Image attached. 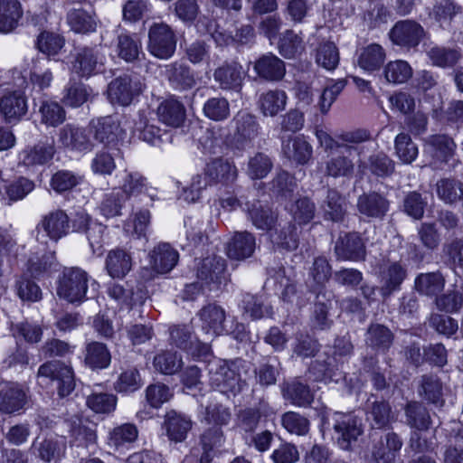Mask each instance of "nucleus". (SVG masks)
Wrapping results in <instances>:
<instances>
[{
	"mask_svg": "<svg viewBox=\"0 0 463 463\" xmlns=\"http://www.w3.org/2000/svg\"><path fill=\"white\" fill-rule=\"evenodd\" d=\"M240 367H242L241 361L228 363L220 359L211 360L207 364L211 384L222 393L235 395L245 385L238 372Z\"/></svg>",
	"mask_w": 463,
	"mask_h": 463,
	"instance_id": "1",
	"label": "nucleus"
},
{
	"mask_svg": "<svg viewBox=\"0 0 463 463\" xmlns=\"http://www.w3.org/2000/svg\"><path fill=\"white\" fill-rule=\"evenodd\" d=\"M90 276L79 267H65L56 281V294L69 303H81L86 298Z\"/></svg>",
	"mask_w": 463,
	"mask_h": 463,
	"instance_id": "2",
	"label": "nucleus"
},
{
	"mask_svg": "<svg viewBox=\"0 0 463 463\" xmlns=\"http://www.w3.org/2000/svg\"><path fill=\"white\" fill-rule=\"evenodd\" d=\"M198 317L201 321V327L207 339L214 338L224 334H231L236 339L241 338L244 332V326L235 323L228 326L226 324V313L224 309L218 305L209 304L204 306L199 312Z\"/></svg>",
	"mask_w": 463,
	"mask_h": 463,
	"instance_id": "3",
	"label": "nucleus"
},
{
	"mask_svg": "<svg viewBox=\"0 0 463 463\" xmlns=\"http://www.w3.org/2000/svg\"><path fill=\"white\" fill-rule=\"evenodd\" d=\"M71 63L73 74L88 79L104 71L105 56L96 47H80L75 50Z\"/></svg>",
	"mask_w": 463,
	"mask_h": 463,
	"instance_id": "4",
	"label": "nucleus"
},
{
	"mask_svg": "<svg viewBox=\"0 0 463 463\" xmlns=\"http://www.w3.org/2000/svg\"><path fill=\"white\" fill-rule=\"evenodd\" d=\"M341 152L329 158L326 165V174L335 178H350L354 173L355 165L362 167V162L359 159L364 152L362 146L345 145Z\"/></svg>",
	"mask_w": 463,
	"mask_h": 463,
	"instance_id": "5",
	"label": "nucleus"
},
{
	"mask_svg": "<svg viewBox=\"0 0 463 463\" xmlns=\"http://www.w3.org/2000/svg\"><path fill=\"white\" fill-rule=\"evenodd\" d=\"M176 48V36L165 23H154L148 30L147 50L158 59H169Z\"/></svg>",
	"mask_w": 463,
	"mask_h": 463,
	"instance_id": "6",
	"label": "nucleus"
},
{
	"mask_svg": "<svg viewBox=\"0 0 463 463\" xmlns=\"http://www.w3.org/2000/svg\"><path fill=\"white\" fill-rule=\"evenodd\" d=\"M333 428L338 446L345 450H352L364 431L361 419L353 414L340 412L334 414Z\"/></svg>",
	"mask_w": 463,
	"mask_h": 463,
	"instance_id": "7",
	"label": "nucleus"
},
{
	"mask_svg": "<svg viewBox=\"0 0 463 463\" xmlns=\"http://www.w3.org/2000/svg\"><path fill=\"white\" fill-rule=\"evenodd\" d=\"M37 375L57 382L58 394L61 397L69 396L76 386L74 372L71 366L61 361H50L42 364Z\"/></svg>",
	"mask_w": 463,
	"mask_h": 463,
	"instance_id": "8",
	"label": "nucleus"
},
{
	"mask_svg": "<svg viewBox=\"0 0 463 463\" xmlns=\"http://www.w3.org/2000/svg\"><path fill=\"white\" fill-rule=\"evenodd\" d=\"M178 252L166 242H161L156 245L149 253V269L145 268L141 271V276L145 279H152L155 275L165 274L172 270L178 261Z\"/></svg>",
	"mask_w": 463,
	"mask_h": 463,
	"instance_id": "9",
	"label": "nucleus"
},
{
	"mask_svg": "<svg viewBox=\"0 0 463 463\" xmlns=\"http://www.w3.org/2000/svg\"><path fill=\"white\" fill-rule=\"evenodd\" d=\"M197 278L206 284L210 290L219 289L229 280L226 260L216 255L204 258L197 268Z\"/></svg>",
	"mask_w": 463,
	"mask_h": 463,
	"instance_id": "10",
	"label": "nucleus"
},
{
	"mask_svg": "<svg viewBox=\"0 0 463 463\" xmlns=\"http://www.w3.org/2000/svg\"><path fill=\"white\" fill-rule=\"evenodd\" d=\"M143 85L128 75L114 79L108 86V96L111 103L129 105L142 92Z\"/></svg>",
	"mask_w": 463,
	"mask_h": 463,
	"instance_id": "11",
	"label": "nucleus"
},
{
	"mask_svg": "<svg viewBox=\"0 0 463 463\" xmlns=\"http://www.w3.org/2000/svg\"><path fill=\"white\" fill-rule=\"evenodd\" d=\"M232 123L234 125L232 143L238 149H244L259 135L260 125L257 118L248 112H238Z\"/></svg>",
	"mask_w": 463,
	"mask_h": 463,
	"instance_id": "12",
	"label": "nucleus"
},
{
	"mask_svg": "<svg viewBox=\"0 0 463 463\" xmlns=\"http://www.w3.org/2000/svg\"><path fill=\"white\" fill-rule=\"evenodd\" d=\"M65 450L66 443L57 436L37 437L30 448V452L45 463H58Z\"/></svg>",
	"mask_w": 463,
	"mask_h": 463,
	"instance_id": "13",
	"label": "nucleus"
},
{
	"mask_svg": "<svg viewBox=\"0 0 463 463\" xmlns=\"http://www.w3.org/2000/svg\"><path fill=\"white\" fill-rule=\"evenodd\" d=\"M245 71L235 61H225L214 70L213 78L223 90L240 91L245 78Z\"/></svg>",
	"mask_w": 463,
	"mask_h": 463,
	"instance_id": "14",
	"label": "nucleus"
},
{
	"mask_svg": "<svg viewBox=\"0 0 463 463\" xmlns=\"http://www.w3.org/2000/svg\"><path fill=\"white\" fill-rule=\"evenodd\" d=\"M71 444L77 447L88 448L97 442L95 424L78 415H73L67 420Z\"/></svg>",
	"mask_w": 463,
	"mask_h": 463,
	"instance_id": "15",
	"label": "nucleus"
},
{
	"mask_svg": "<svg viewBox=\"0 0 463 463\" xmlns=\"http://www.w3.org/2000/svg\"><path fill=\"white\" fill-rule=\"evenodd\" d=\"M70 220L67 213L60 209L52 211L43 215L37 224V232H43L46 236L57 241L69 232Z\"/></svg>",
	"mask_w": 463,
	"mask_h": 463,
	"instance_id": "16",
	"label": "nucleus"
},
{
	"mask_svg": "<svg viewBox=\"0 0 463 463\" xmlns=\"http://www.w3.org/2000/svg\"><path fill=\"white\" fill-rule=\"evenodd\" d=\"M90 128L94 138L107 146H115L122 132L119 120L114 116L92 119Z\"/></svg>",
	"mask_w": 463,
	"mask_h": 463,
	"instance_id": "17",
	"label": "nucleus"
},
{
	"mask_svg": "<svg viewBox=\"0 0 463 463\" xmlns=\"http://www.w3.org/2000/svg\"><path fill=\"white\" fill-rule=\"evenodd\" d=\"M335 253L339 260L359 261L364 260L365 246L357 233H345L336 240Z\"/></svg>",
	"mask_w": 463,
	"mask_h": 463,
	"instance_id": "18",
	"label": "nucleus"
},
{
	"mask_svg": "<svg viewBox=\"0 0 463 463\" xmlns=\"http://www.w3.org/2000/svg\"><path fill=\"white\" fill-rule=\"evenodd\" d=\"M282 156L296 165H306L311 158L313 149L304 136H289L282 139Z\"/></svg>",
	"mask_w": 463,
	"mask_h": 463,
	"instance_id": "19",
	"label": "nucleus"
},
{
	"mask_svg": "<svg viewBox=\"0 0 463 463\" xmlns=\"http://www.w3.org/2000/svg\"><path fill=\"white\" fill-rule=\"evenodd\" d=\"M59 143L65 148L76 152H89L93 148L88 132L71 124L65 125L59 131Z\"/></svg>",
	"mask_w": 463,
	"mask_h": 463,
	"instance_id": "20",
	"label": "nucleus"
},
{
	"mask_svg": "<svg viewBox=\"0 0 463 463\" xmlns=\"http://www.w3.org/2000/svg\"><path fill=\"white\" fill-rule=\"evenodd\" d=\"M423 28L414 21L398 22L391 30L390 37L393 43L408 49L419 44L423 36Z\"/></svg>",
	"mask_w": 463,
	"mask_h": 463,
	"instance_id": "21",
	"label": "nucleus"
},
{
	"mask_svg": "<svg viewBox=\"0 0 463 463\" xmlns=\"http://www.w3.org/2000/svg\"><path fill=\"white\" fill-rule=\"evenodd\" d=\"M204 175L208 176L213 185L221 184L222 185L228 186L236 181L238 169L228 159L215 158L206 164Z\"/></svg>",
	"mask_w": 463,
	"mask_h": 463,
	"instance_id": "22",
	"label": "nucleus"
},
{
	"mask_svg": "<svg viewBox=\"0 0 463 463\" xmlns=\"http://www.w3.org/2000/svg\"><path fill=\"white\" fill-rule=\"evenodd\" d=\"M27 109L26 98L21 91H6L0 97V113L6 122H17Z\"/></svg>",
	"mask_w": 463,
	"mask_h": 463,
	"instance_id": "23",
	"label": "nucleus"
},
{
	"mask_svg": "<svg viewBox=\"0 0 463 463\" xmlns=\"http://www.w3.org/2000/svg\"><path fill=\"white\" fill-rule=\"evenodd\" d=\"M255 249V237L248 232H234L225 245L227 256L235 260H243L251 257Z\"/></svg>",
	"mask_w": 463,
	"mask_h": 463,
	"instance_id": "24",
	"label": "nucleus"
},
{
	"mask_svg": "<svg viewBox=\"0 0 463 463\" xmlns=\"http://www.w3.org/2000/svg\"><path fill=\"white\" fill-rule=\"evenodd\" d=\"M402 440L394 432H388L372 450L367 463H395V454L402 447Z\"/></svg>",
	"mask_w": 463,
	"mask_h": 463,
	"instance_id": "25",
	"label": "nucleus"
},
{
	"mask_svg": "<svg viewBox=\"0 0 463 463\" xmlns=\"http://www.w3.org/2000/svg\"><path fill=\"white\" fill-rule=\"evenodd\" d=\"M133 266V258L129 251L116 248L109 250L105 260V268L113 279H123Z\"/></svg>",
	"mask_w": 463,
	"mask_h": 463,
	"instance_id": "26",
	"label": "nucleus"
},
{
	"mask_svg": "<svg viewBox=\"0 0 463 463\" xmlns=\"http://www.w3.org/2000/svg\"><path fill=\"white\" fill-rule=\"evenodd\" d=\"M54 153L52 143L41 141L22 150L19 154V163L25 166L43 165L52 160Z\"/></svg>",
	"mask_w": 463,
	"mask_h": 463,
	"instance_id": "27",
	"label": "nucleus"
},
{
	"mask_svg": "<svg viewBox=\"0 0 463 463\" xmlns=\"http://www.w3.org/2000/svg\"><path fill=\"white\" fill-rule=\"evenodd\" d=\"M253 68L260 78L269 81L280 80L286 72L284 61L271 53L260 57Z\"/></svg>",
	"mask_w": 463,
	"mask_h": 463,
	"instance_id": "28",
	"label": "nucleus"
},
{
	"mask_svg": "<svg viewBox=\"0 0 463 463\" xmlns=\"http://www.w3.org/2000/svg\"><path fill=\"white\" fill-rule=\"evenodd\" d=\"M27 402L25 391L14 383H5L0 388V411L13 413L24 408Z\"/></svg>",
	"mask_w": 463,
	"mask_h": 463,
	"instance_id": "29",
	"label": "nucleus"
},
{
	"mask_svg": "<svg viewBox=\"0 0 463 463\" xmlns=\"http://www.w3.org/2000/svg\"><path fill=\"white\" fill-rule=\"evenodd\" d=\"M357 209L368 218H383L389 210V201L382 194L373 192L358 197Z\"/></svg>",
	"mask_w": 463,
	"mask_h": 463,
	"instance_id": "30",
	"label": "nucleus"
},
{
	"mask_svg": "<svg viewBox=\"0 0 463 463\" xmlns=\"http://www.w3.org/2000/svg\"><path fill=\"white\" fill-rule=\"evenodd\" d=\"M164 425L168 439L177 443L186 439L193 422L189 417L172 411L165 415Z\"/></svg>",
	"mask_w": 463,
	"mask_h": 463,
	"instance_id": "31",
	"label": "nucleus"
},
{
	"mask_svg": "<svg viewBox=\"0 0 463 463\" xmlns=\"http://www.w3.org/2000/svg\"><path fill=\"white\" fill-rule=\"evenodd\" d=\"M407 276V270L404 265L400 262H392L386 266L381 275V293L383 297H388L394 291L401 288V285Z\"/></svg>",
	"mask_w": 463,
	"mask_h": 463,
	"instance_id": "32",
	"label": "nucleus"
},
{
	"mask_svg": "<svg viewBox=\"0 0 463 463\" xmlns=\"http://www.w3.org/2000/svg\"><path fill=\"white\" fill-rule=\"evenodd\" d=\"M288 96L282 90L275 89L262 92L258 99V107L265 117H275L286 108Z\"/></svg>",
	"mask_w": 463,
	"mask_h": 463,
	"instance_id": "33",
	"label": "nucleus"
},
{
	"mask_svg": "<svg viewBox=\"0 0 463 463\" xmlns=\"http://www.w3.org/2000/svg\"><path fill=\"white\" fill-rule=\"evenodd\" d=\"M386 59L384 49L377 43L361 48L357 53V65L365 71H378Z\"/></svg>",
	"mask_w": 463,
	"mask_h": 463,
	"instance_id": "34",
	"label": "nucleus"
},
{
	"mask_svg": "<svg viewBox=\"0 0 463 463\" xmlns=\"http://www.w3.org/2000/svg\"><path fill=\"white\" fill-rule=\"evenodd\" d=\"M394 335L385 326L372 324L365 334V343L373 350L386 353L393 343Z\"/></svg>",
	"mask_w": 463,
	"mask_h": 463,
	"instance_id": "35",
	"label": "nucleus"
},
{
	"mask_svg": "<svg viewBox=\"0 0 463 463\" xmlns=\"http://www.w3.org/2000/svg\"><path fill=\"white\" fill-rule=\"evenodd\" d=\"M22 15L23 8L18 0H0V33L12 32Z\"/></svg>",
	"mask_w": 463,
	"mask_h": 463,
	"instance_id": "36",
	"label": "nucleus"
},
{
	"mask_svg": "<svg viewBox=\"0 0 463 463\" xmlns=\"http://www.w3.org/2000/svg\"><path fill=\"white\" fill-rule=\"evenodd\" d=\"M331 291L323 290L317 293L311 317L312 326L316 329L324 330L330 327L332 320L328 318V310L331 307Z\"/></svg>",
	"mask_w": 463,
	"mask_h": 463,
	"instance_id": "37",
	"label": "nucleus"
},
{
	"mask_svg": "<svg viewBox=\"0 0 463 463\" xmlns=\"http://www.w3.org/2000/svg\"><path fill=\"white\" fill-rule=\"evenodd\" d=\"M269 238L274 246L286 250H294L298 246V232L295 224L288 222L275 228L269 233Z\"/></svg>",
	"mask_w": 463,
	"mask_h": 463,
	"instance_id": "38",
	"label": "nucleus"
},
{
	"mask_svg": "<svg viewBox=\"0 0 463 463\" xmlns=\"http://www.w3.org/2000/svg\"><path fill=\"white\" fill-rule=\"evenodd\" d=\"M455 148L453 139L445 135H433L425 140L424 151L443 161L453 155Z\"/></svg>",
	"mask_w": 463,
	"mask_h": 463,
	"instance_id": "39",
	"label": "nucleus"
},
{
	"mask_svg": "<svg viewBox=\"0 0 463 463\" xmlns=\"http://www.w3.org/2000/svg\"><path fill=\"white\" fill-rule=\"evenodd\" d=\"M155 118H148L144 112L139 113L138 120L135 123V131L143 141L152 146H158L165 133L155 124Z\"/></svg>",
	"mask_w": 463,
	"mask_h": 463,
	"instance_id": "40",
	"label": "nucleus"
},
{
	"mask_svg": "<svg viewBox=\"0 0 463 463\" xmlns=\"http://www.w3.org/2000/svg\"><path fill=\"white\" fill-rule=\"evenodd\" d=\"M157 116L165 125L176 128L181 126L185 118V109L175 99H166L158 106Z\"/></svg>",
	"mask_w": 463,
	"mask_h": 463,
	"instance_id": "41",
	"label": "nucleus"
},
{
	"mask_svg": "<svg viewBox=\"0 0 463 463\" xmlns=\"http://www.w3.org/2000/svg\"><path fill=\"white\" fill-rule=\"evenodd\" d=\"M40 122L46 127L56 128L66 119V112L63 107L57 101L45 99L41 101L38 108Z\"/></svg>",
	"mask_w": 463,
	"mask_h": 463,
	"instance_id": "42",
	"label": "nucleus"
},
{
	"mask_svg": "<svg viewBox=\"0 0 463 463\" xmlns=\"http://www.w3.org/2000/svg\"><path fill=\"white\" fill-rule=\"evenodd\" d=\"M166 75L170 82L182 90L192 89L196 84L193 71L181 62L175 61L167 65Z\"/></svg>",
	"mask_w": 463,
	"mask_h": 463,
	"instance_id": "43",
	"label": "nucleus"
},
{
	"mask_svg": "<svg viewBox=\"0 0 463 463\" xmlns=\"http://www.w3.org/2000/svg\"><path fill=\"white\" fill-rule=\"evenodd\" d=\"M443 386L440 380L433 374H424L420 377L419 394L428 402L439 404L443 402Z\"/></svg>",
	"mask_w": 463,
	"mask_h": 463,
	"instance_id": "44",
	"label": "nucleus"
},
{
	"mask_svg": "<svg viewBox=\"0 0 463 463\" xmlns=\"http://www.w3.org/2000/svg\"><path fill=\"white\" fill-rule=\"evenodd\" d=\"M444 276L437 272L420 273L415 279V288L426 296H437L445 287Z\"/></svg>",
	"mask_w": 463,
	"mask_h": 463,
	"instance_id": "45",
	"label": "nucleus"
},
{
	"mask_svg": "<svg viewBox=\"0 0 463 463\" xmlns=\"http://www.w3.org/2000/svg\"><path fill=\"white\" fill-rule=\"evenodd\" d=\"M406 423L416 430H427L431 423L428 410L418 402L407 403L405 409Z\"/></svg>",
	"mask_w": 463,
	"mask_h": 463,
	"instance_id": "46",
	"label": "nucleus"
},
{
	"mask_svg": "<svg viewBox=\"0 0 463 463\" xmlns=\"http://www.w3.org/2000/svg\"><path fill=\"white\" fill-rule=\"evenodd\" d=\"M123 193L127 196L137 195L146 192L151 200H156V190L148 186L146 178L139 173H126L121 185Z\"/></svg>",
	"mask_w": 463,
	"mask_h": 463,
	"instance_id": "47",
	"label": "nucleus"
},
{
	"mask_svg": "<svg viewBox=\"0 0 463 463\" xmlns=\"http://www.w3.org/2000/svg\"><path fill=\"white\" fill-rule=\"evenodd\" d=\"M339 60V50L333 42L320 43L315 51L316 63L327 71L335 70Z\"/></svg>",
	"mask_w": 463,
	"mask_h": 463,
	"instance_id": "48",
	"label": "nucleus"
},
{
	"mask_svg": "<svg viewBox=\"0 0 463 463\" xmlns=\"http://www.w3.org/2000/svg\"><path fill=\"white\" fill-rule=\"evenodd\" d=\"M383 76L388 83L402 84L411 78L412 68L406 61H391L383 68Z\"/></svg>",
	"mask_w": 463,
	"mask_h": 463,
	"instance_id": "49",
	"label": "nucleus"
},
{
	"mask_svg": "<svg viewBox=\"0 0 463 463\" xmlns=\"http://www.w3.org/2000/svg\"><path fill=\"white\" fill-rule=\"evenodd\" d=\"M110 353L106 345L92 342L86 347L85 363L92 369H103L109 365Z\"/></svg>",
	"mask_w": 463,
	"mask_h": 463,
	"instance_id": "50",
	"label": "nucleus"
},
{
	"mask_svg": "<svg viewBox=\"0 0 463 463\" xmlns=\"http://www.w3.org/2000/svg\"><path fill=\"white\" fill-rule=\"evenodd\" d=\"M436 192L440 200L446 203H454L463 198V183L450 178L437 182Z\"/></svg>",
	"mask_w": 463,
	"mask_h": 463,
	"instance_id": "51",
	"label": "nucleus"
},
{
	"mask_svg": "<svg viewBox=\"0 0 463 463\" xmlns=\"http://www.w3.org/2000/svg\"><path fill=\"white\" fill-rule=\"evenodd\" d=\"M324 216L327 220L339 222L343 219L345 210V199L335 189H329L326 200L322 204Z\"/></svg>",
	"mask_w": 463,
	"mask_h": 463,
	"instance_id": "52",
	"label": "nucleus"
},
{
	"mask_svg": "<svg viewBox=\"0 0 463 463\" xmlns=\"http://www.w3.org/2000/svg\"><path fill=\"white\" fill-rule=\"evenodd\" d=\"M241 307L243 315L253 320L273 314L271 307L265 305L260 298L249 293L243 295Z\"/></svg>",
	"mask_w": 463,
	"mask_h": 463,
	"instance_id": "53",
	"label": "nucleus"
},
{
	"mask_svg": "<svg viewBox=\"0 0 463 463\" xmlns=\"http://www.w3.org/2000/svg\"><path fill=\"white\" fill-rule=\"evenodd\" d=\"M283 396L286 400L297 406H307L313 401V394L309 388L297 381L287 383L283 388Z\"/></svg>",
	"mask_w": 463,
	"mask_h": 463,
	"instance_id": "54",
	"label": "nucleus"
},
{
	"mask_svg": "<svg viewBox=\"0 0 463 463\" xmlns=\"http://www.w3.org/2000/svg\"><path fill=\"white\" fill-rule=\"evenodd\" d=\"M394 148L396 156L404 164H411L419 153L418 146L411 136L403 132L396 136Z\"/></svg>",
	"mask_w": 463,
	"mask_h": 463,
	"instance_id": "55",
	"label": "nucleus"
},
{
	"mask_svg": "<svg viewBox=\"0 0 463 463\" xmlns=\"http://www.w3.org/2000/svg\"><path fill=\"white\" fill-rule=\"evenodd\" d=\"M248 213L253 225L258 229L271 230L275 223L276 215L274 213L260 202L252 203L248 209Z\"/></svg>",
	"mask_w": 463,
	"mask_h": 463,
	"instance_id": "56",
	"label": "nucleus"
},
{
	"mask_svg": "<svg viewBox=\"0 0 463 463\" xmlns=\"http://www.w3.org/2000/svg\"><path fill=\"white\" fill-rule=\"evenodd\" d=\"M138 436L136 425L124 423L115 427L109 435V445L118 449L134 442Z\"/></svg>",
	"mask_w": 463,
	"mask_h": 463,
	"instance_id": "57",
	"label": "nucleus"
},
{
	"mask_svg": "<svg viewBox=\"0 0 463 463\" xmlns=\"http://www.w3.org/2000/svg\"><path fill=\"white\" fill-rule=\"evenodd\" d=\"M86 405L96 413L108 414L116 409L117 397L107 392H92L87 396Z\"/></svg>",
	"mask_w": 463,
	"mask_h": 463,
	"instance_id": "58",
	"label": "nucleus"
},
{
	"mask_svg": "<svg viewBox=\"0 0 463 463\" xmlns=\"http://www.w3.org/2000/svg\"><path fill=\"white\" fill-rule=\"evenodd\" d=\"M67 22L75 33H86L96 28L94 18L82 9L71 10L67 14Z\"/></svg>",
	"mask_w": 463,
	"mask_h": 463,
	"instance_id": "59",
	"label": "nucleus"
},
{
	"mask_svg": "<svg viewBox=\"0 0 463 463\" xmlns=\"http://www.w3.org/2000/svg\"><path fill=\"white\" fill-rule=\"evenodd\" d=\"M428 56L433 65L442 68L454 66L461 57L457 50L440 46L430 48Z\"/></svg>",
	"mask_w": 463,
	"mask_h": 463,
	"instance_id": "60",
	"label": "nucleus"
},
{
	"mask_svg": "<svg viewBox=\"0 0 463 463\" xmlns=\"http://www.w3.org/2000/svg\"><path fill=\"white\" fill-rule=\"evenodd\" d=\"M182 360L175 353L163 351L154 357L153 364L156 371L164 374H174L182 367Z\"/></svg>",
	"mask_w": 463,
	"mask_h": 463,
	"instance_id": "61",
	"label": "nucleus"
},
{
	"mask_svg": "<svg viewBox=\"0 0 463 463\" xmlns=\"http://www.w3.org/2000/svg\"><path fill=\"white\" fill-rule=\"evenodd\" d=\"M203 110L209 119L222 121L230 116V104L225 98H211L204 103Z\"/></svg>",
	"mask_w": 463,
	"mask_h": 463,
	"instance_id": "62",
	"label": "nucleus"
},
{
	"mask_svg": "<svg viewBox=\"0 0 463 463\" xmlns=\"http://www.w3.org/2000/svg\"><path fill=\"white\" fill-rule=\"evenodd\" d=\"M38 50L48 57H53L64 46V39L56 33L43 32L39 34L36 42Z\"/></svg>",
	"mask_w": 463,
	"mask_h": 463,
	"instance_id": "63",
	"label": "nucleus"
},
{
	"mask_svg": "<svg viewBox=\"0 0 463 463\" xmlns=\"http://www.w3.org/2000/svg\"><path fill=\"white\" fill-rule=\"evenodd\" d=\"M82 176L69 170L56 172L51 179V186L57 193L71 190L82 182Z\"/></svg>",
	"mask_w": 463,
	"mask_h": 463,
	"instance_id": "64",
	"label": "nucleus"
}]
</instances>
